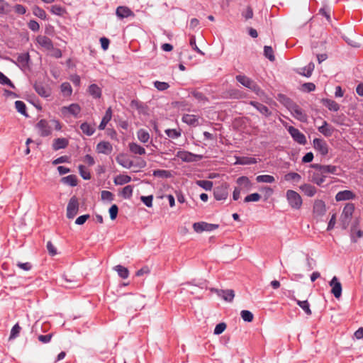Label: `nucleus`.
Here are the masks:
<instances>
[{
  "label": "nucleus",
  "mask_w": 363,
  "mask_h": 363,
  "mask_svg": "<svg viewBox=\"0 0 363 363\" xmlns=\"http://www.w3.org/2000/svg\"><path fill=\"white\" fill-rule=\"evenodd\" d=\"M129 150L135 155H143L146 153L145 149L136 143H130L129 144Z\"/></svg>",
  "instance_id": "32"
},
{
  "label": "nucleus",
  "mask_w": 363,
  "mask_h": 363,
  "mask_svg": "<svg viewBox=\"0 0 363 363\" xmlns=\"http://www.w3.org/2000/svg\"><path fill=\"white\" fill-rule=\"evenodd\" d=\"M50 11L56 16H62L65 13V9L60 5H52L50 7Z\"/></svg>",
  "instance_id": "43"
},
{
  "label": "nucleus",
  "mask_w": 363,
  "mask_h": 363,
  "mask_svg": "<svg viewBox=\"0 0 363 363\" xmlns=\"http://www.w3.org/2000/svg\"><path fill=\"white\" fill-rule=\"evenodd\" d=\"M62 114L69 113L74 117L77 118L79 113L81 112V107L78 104H72L68 106H62L61 108Z\"/></svg>",
  "instance_id": "13"
},
{
  "label": "nucleus",
  "mask_w": 363,
  "mask_h": 363,
  "mask_svg": "<svg viewBox=\"0 0 363 363\" xmlns=\"http://www.w3.org/2000/svg\"><path fill=\"white\" fill-rule=\"evenodd\" d=\"M182 121L187 125L194 127L199 125V117L193 114H184L182 116Z\"/></svg>",
  "instance_id": "26"
},
{
  "label": "nucleus",
  "mask_w": 363,
  "mask_h": 363,
  "mask_svg": "<svg viewBox=\"0 0 363 363\" xmlns=\"http://www.w3.org/2000/svg\"><path fill=\"white\" fill-rule=\"evenodd\" d=\"M36 42L39 45L48 50H50L53 48L52 40L45 35L37 36Z\"/></svg>",
  "instance_id": "19"
},
{
  "label": "nucleus",
  "mask_w": 363,
  "mask_h": 363,
  "mask_svg": "<svg viewBox=\"0 0 363 363\" xmlns=\"http://www.w3.org/2000/svg\"><path fill=\"white\" fill-rule=\"evenodd\" d=\"M15 107L18 112L26 117H28V114L26 111V104L22 101H16L15 102Z\"/></svg>",
  "instance_id": "42"
},
{
  "label": "nucleus",
  "mask_w": 363,
  "mask_h": 363,
  "mask_svg": "<svg viewBox=\"0 0 363 363\" xmlns=\"http://www.w3.org/2000/svg\"><path fill=\"white\" fill-rule=\"evenodd\" d=\"M131 181V177L125 174H119L114 178V183L116 185H123L129 183Z\"/></svg>",
  "instance_id": "37"
},
{
  "label": "nucleus",
  "mask_w": 363,
  "mask_h": 363,
  "mask_svg": "<svg viewBox=\"0 0 363 363\" xmlns=\"http://www.w3.org/2000/svg\"><path fill=\"white\" fill-rule=\"evenodd\" d=\"M354 211V205L353 203H348L345 206L340 218V223L342 229L345 230L348 227Z\"/></svg>",
  "instance_id": "2"
},
{
  "label": "nucleus",
  "mask_w": 363,
  "mask_h": 363,
  "mask_svg": "<svg viewBox=\"0 0 363 363\" xmlns=\"http://www.w3.org/2000/svg\"><path fill=\"white\" fill-rule=\"evenodd\" d=\"M35 91L42 97L47 98L50 95V90L40 82H36L34 84Z\"/></svg>",
  "instance_id": "24"
},
{
  "label": "nucleus",
  "mask_w": 363,
  "mask_h": 363,
  "mask_svg": "<svg viewBox=\"0 0 363 363\" xmlns=\"http://www.w3.org/2000/svg\"><path fill=\"white\" fill-rule=\"evenodd\" d=\"M277 99L287 109H289L290 106L294 104V102L290 98L282 94H278Z\"/></svg>",
  "instance_id": "36"
},
{
  "label": "nucleus",
  "mask_w": 363,
  "mask_h": 363,
  "mask_svg": "<svg viewBox=\"0 0 363 363\" xmlns=\"http://www.w3.org/2000/svg\"><path fill=\"white\" fill-rule=\"evenodd\" d=\"M0 84L3 85H8L11 88L15 89V86L12 82L1 72H0Z\"/></svg>",
  "instance_id": "56"
},
{
  "label": "nucleus",
  "mask_w": 363,
  "mask_h": 363,
  "mask_svg": "<svg viewBox=\"0 0 363 363\" xmlns=\"http://www.w3.org/2000/svg\"><path fill=\"white\" fill-rule=\"evenodd\" d=\"M79 202L76 196H72L67 206V217L69 219L74 218L78 213Z\"/></svg>",
  "instance_id": "7"
},
{
  "label": "nucleus",
  "mask_w": 363,
  "mask_h": 363,
  "mask_svg": "<svg viewBox=\"0 0 363 363\" xmlns=\"http://www.w3.org/2000/svg\"><path fill=\"white\" fill-rule=\"evenodd\" d=\"M62 279L65 281V286L67 288H74L77 286V281H74L73 279L68 278L67 275L66 274H63L62 276Z\"/></svg>",
  "instance_id": "55"
},
{
  "label": "nucleus",
  "mask_w": 363,
  "mask_h": 363,
  "mask_svg": "<svg viewBox=\"0 0 363 363\" xmlns=\"http://www.w3.org/2000/svg\"><path fill=\"white\" fill-rule=\"evenodd\" d=\"M69 142L68 140L64 138L55 139L52 143V149L58 150L67 147Z\"/></svg>",
  "instance_id": "30"
},
{
  "label": "nucleus",
  "mask_w": 363,
  "mask_h": 363,
  "mask_svg": "<svg viewBox=\"0 0 363 363\" xmlns=\"http://www.w3.org/2000/svg\"><path fill=\"white\" fill-rule=\"evenodd\" d=\"M249 104L255 107L262 115L269 117L272 115V111L265 105L255 101H250Z\"/></svg>",
  "instance_id": "16"
},
{
  "label": "nucleus",
  "mask_w": 363,
  "mask_h": 363,
  "mask_svg": "<svg viewBox=\"0 0 363 363\" xmlns=\"http://www.w3.org/2000/svg\"><path fill=\"white\" fill-rule=\"evenodd\" d=\"M264 55L271 62H274L275 60L274 50L271 46L265 45L264 47Z\"/></svg>",
  "instance_id": "48"
},
{
  "label": "nucleus",
  "mask_w": 363,
  "mask_h": 363,
  "mask_svg": "<svg viewBox=\"0 0 363 363\" xmlns=\"http://www.w3.org/2000/svg\"><path fill=\"white\" fill-rule=\"evenodd\" d=\"M330 286H331V293L336 298H339L342 295V284L338 280L337 277H333L329 282Z\"/></svg>",
  "instance_id": "11"
},
{
  "label": "nucleus",
  "mask_w": 363,
  "mask_h": 363,
  "mask_svg": "<svg viewBox=\"0 0 363 363\" xmlns=\"http://www.w3.org/2000/svg\"><path fill=\"white\" fill-rule=\"evenodd\" d=\"M257 163V160L254 157H238L235 162V164H252Z\"/></svg>",
  "instance_id": "50"
},
{
  "label": "nucleus",
  "mask_w": 363,
  "mask_h": 363,
  "mask_svg": "<svg viewBox=\"0 0 363 363\" xmlns=\"http://www.w3.org/2000/svg\"><path fill=\"white\" fill-rule=\"evenodd\" d=\"M237 184L239 185V188L245 189L246 191H250L252 187V184L247 177L242 176L237 179Z\"/></svg>",
  "instance_id": "23"
},
{
  "label": "nucleus",
  "mask_w": 363,
  "mask_h": 363,
  "mask_svg": "<svg viewBox=\"0 0 363 363\" xmlns=\"http://www.w3.org/2000/svg\"><path fill=\"white\" fill-rule=\"evenodd\" d=\"M101 199L103 201H112L113 200V194L106 190H104L101 191Z\"/></svg>",
  "instance_id": "63"
},
{
  "label": "nucleus",
  "mask_w": 363,
  "mask_h": 363,
  "mask_svg": "<svg viewBox=\"0 0 363 363\" xmlns=\"http://www.w3.org/2000/svg\"><path fill=\"white\" fill-rule=\"evenodd\" d=\"M154 86L157 90L161 91H165L169 87V85L168 83L164 82H160V81H155L154 82Z\"/></svg>",
  "instance_id": "62"
},
{
  "label": "nucleus",
  "mask_w": 363,
  "mask_h": 363,
  "mask_svg": "<svg viewBox=\"0 0 363 363\" xmlns=\"http://www.w3.org/2000/svg\"><path fill=\"white\" fill-rule=\"evenodd\" d=\"M166 135L172 138V139H177L179 138L182 135V130L180 128L178 129H166L164 130Z\"/></svg>",
  "instance_id": "45"
},
{
  "label": "nucleus",
  "mask_w": 363,
  "mask_h": 363,
  "mask_svg": "<svg viewBox=\"0 0 363 363\" xmlns=\"http://www.w3.org/2000/svg\"><path fill=\"white\" fill-rule=\"evenodd\" d=\"M260 199H261V196L259 194L253 193V194L247 195L244 199V202H245V203L252 202V201L256 202V201H258Z\"/></svg>",
  "instance_id": "59"
},
{
  "label": "nucleus",
  "mask_w": 363,
  "mask_h": 363,
  "mask_svg": "<svg viewBox=\"0 0 363 363\" xmlns=\"http://www.w3.org/2000/svg\"><path fill=\"white\" fill-rule=\"evenodd\" d=\"M177 157L185 162H197L203 158V155H201L194 154L185 150L178 151Z\"/></svg>",
  "instance_id": "5"
},
{
  "label": "nucleus",
  "mask_w": 363,
  "mask_h": 363,
  "mask_svg": "<svg viewBox=\"0 0 363 363\" xmlns=\"http://www.w3.org/2000/svg\"><path fill=\"white\" fill-rule=\"evenodd\" d=\"M138 139L143 143H146L150 140V134L145 129H140L137 132Z\"/></svg>",
  "instance_id": "38"
},
{
  "label": "nucleus",
  "mask_w": 363,
  "mask_h": 363,
  "mask_svg": "<svg viewBox=\"0 0 363 363\" xmlns=\"http://www.w3.org/2000/svg\"><path fill=\"white\" fill-rule=\"evenodd\" d=\"M355 198L356 195L350 190L340 191L335 195L337 201L353 200Z\"/></svg>",
  "instance_id": "18"
},
{
  "label": "nucleus",
  "mask_w": 363,
  "mask_h": 363,
  "mask_svg": "<svg viewBox=\"0 0 363 363\" xmlns=\"http://www.w3.org/2000/svg\"><path fill=\"white\" fill-rule=\"evenodd\" d=\"M323 104L331 111H337L340 109V105L334 100L323 99Z\"/></svg>",
  "instance_id": "33"
},
{
  "label": "nucleus",
  "mask_w": 363,
  "mask_h": 363,
  "mask_svg": "<svg viewBox=\"0 0 363 363\" xmlns=\"http://www.w3.org/2000/svg\"><path fill=\"white\" fill-rule=\"evenodd\" d=\"M114 270L117 272L118 276L122 279H127L129 276V271L128 268L122 265L115 266Z\"/></svg>",
  "instance_id": "39"
},
{
  "label": "nucleus",
  "mask_w": 363,
  "mask_h": 363,
  "mask_svg": "<svg viewBox=\"0 0 363 363\" xmlns=\"http://www.w3.org/2000/svg\"><path fill=\"white\" fill-rule=\"evenodd\" d=\"M219 225L208 223L206 222H197L193 224V228L196 233H202L203 231L211 232L218 228Z\"/></svg>",
  "instance_id": "8"
},
{
  "label": "nucleus",
  "mask_w": 363,
  "mask_h": 363,
  "mask_svg": "<svg viewBox=\"0 0 363 363\" xmlns=\"http://www.w3.org/2000/svg\"><path fill=\"white\" fill-rule=\"evenodd\" d=\"M313 211L317 216H323L326 211L325 202L322 200H315Z\"/></svg>",
  "instance_id": "25"
},
{
  "label": "nucleus",
  "mask_w": 363,
  "mask_h": 363,
  "mask_svg": "<svg viewBox=\"0 0 363 363\" xmlns=\"http://www.w3.org/2000/svg\"><path fill=\"white\" fill-rule=\"evenodd\" d=\"M113 150L112 145L109 142L101 141L96 145V152L104 155H109Z\"/></svg>",
  "instance_id": "21"
},
{
  "label": "nucleus",
  "mask_w": 363,
  "mask_h": 363,
  "mask_svg": "<svg viewBox=\"0 0 363 363\" xmlns=\"http://www.w3.org/2000/svg\"><path fill=\"white\" fill-rule=\"evenodd\" d=\"M311 181L318 186H321L325 182V179L324 176L319 174L318 170H315L312 175Z\"/></svg>",
  "instance_id": "40"
},
{
  "label": "nucleus",
  "mask_w": 363,
  "mask_h": 363,
  "mask_svg": "<svg viewBox=\"0 0 363 363\" xmlns=\"http://www.w3.org/2000/svg\"><path fill=\"white\" fill-rule=\"evenodd\" d=\"M89 94L94 99H99L101 96V89L96 84H91L88 87Z\"/></svg>",
  "instance_id": "27"
},
{
  "label": "nucleus",
  "mask_w": 363,
  "mask_h": 363,
  "mask_svg": "<svg viewBox=\"0 0 363 363\" xmlns=\"http://www.w3.org/2000/svg\"><path fill=\"white\" fill-rule=\"evenodd\" d=\"M79 172L81 177L84 179L89 180L91 179V174L89 171L84 165L81 164L79 166Z\"/></svg>",
  "instance_id": "57"
},
{
  "label": "nucleus",
  "mask_w": 363,
  "mask_h": 363,
  "mask_svg": "<svg viewBox=\"0 0 363 363\" xmlns=\"http://www.w3.org/2000/svg\"><path fill=\"white\" fill-rule=\"evenodd\" d=\"M30 60V55L28 52L21 53L18 55L16 59V62L12 60L13 63H15L18 67L21 68H25L28 65V62Z\"/></svg>",
  "instance_id": "22"
},
{
  "label": "nucleus",
  "mask_w": 363,
  "mask_h": 363,
  "mask_svg": "<svg viewBox=\"0 0 363 363\" xmlns=\"http://www.w3.org/2000/svg\"><path fill=\"white\" fill-rule=\"evenodd\" d=\"M315 65L313 62L308 63L306 66L302 68L303 72H301V74L310 77L312 74L313 71L314 70Z\"/></svg>",
  "instance_id": "49"
},
{
  "label": "nucleus",
  "mask_w": 363,
  "mask_h": 363,
  "mask_svg": "<svg viewBox=\"0 0 363 363\" xmlns=\"http://www.w3.org/2000/svg\"><path fill=\"white\" fill-rule=\"evenodd\" d=\"M35 127L41 137H48L52 133L51 126L49 125V122L45 119L40 120L36 123Z\"/></svg>",
  "instance_id": "9"
},
{
  "label": "nucleus",
  "mask_w": 363,
  "mask_h": 363,
  "mask_svg": "<svg viewBox=\"0 0 363 363\" xmlns=\"http://www.w3.org/2000/svg\"><path fill=\"white\" fill-rule=\"evenodd\" d=\"M111 117H112L111 109V108H108L106 110V113H105L104 116L103 117V118L99 125V129L104 130L107 123L111 121Z\"/></svg>",
  "instance_id": "34"
},
{
  "label": "nucleus",
  "mask_w": 363,
  "mask_h": 363,
  "mask_svg": "<svg viewBox=\"0 0 363 363\" xmlns=\"http://www.w3.org/2000/svg\"><path fill=\"white\" fill-rule=\"evenodd\" d=\"M291 115L297 120L301 122L305 123L308 120V116L304 111L296 103H294L290 108L288 109Z\"/></svg>",
  "instance_id": "6"
},
{
  "label": "nucleus",
  "mask_w": 363,
  "mask_h": 363,
  "mask_svg": "<svg viewBox=\"0 0 363 363\" xmlns=\"http://www.w3.org/2000/svg\"><path fill=\"white\" fill-rule=\"evenodd\" d=\"M213 291L225 301L231 302L235 297L234 291L232 289H213Z\"/></svg>",
  "instance_id": "17"
},
{
  "label": "nucleus",
  "mask_w": 363,
  "mask_h": 363,
  "mask_svg": "<svg viewBox=\"0 0 363 363\" xmlns=\"http://www.w3.org/2000/svg\"><path fill=\"white\" fill-rule=\"evenodd\" d=\"M301 179V175L296 172H289L284 175V179L287 182L294 181L296 182H298Z\"/></svg>",
  "instance_id": "54"
},
{
  "label": "nucleus",
  "mask_w": 363,
  "mask_h": 363,
  "mask_svg": "<svg viewBox=\"0 0 363 363\" xmlns=\"http://www.w3.org/2000/svg\"><path fill=\"white\" fill-rule=\"evenodd\" d=\"M286 198L290 207L293 209L298 210L301 208L303 201L298 193L294 190H287Z\"/></svg>",
  "instance_id": "3"
},
{
  "label": "nucleus",
  "mask_w": 363,
  "mask_h": 363,
  "mask_svg": "<svg viewBox=\"0 0 363 363\" xmlns=\"http://www.w3.org/2000/svg\"><path fill=\"white\" fill-rule=\"evenodd\" d=\"M256 181L258 183H269L272 184L275 182L273 176L269 174L259 175L256 177Z\"/></svg>",
  "instance_id": "41"
},
{
  "label": "nucleus",
  "mask_w": 363,
  "mask_h": 363,
  "mask_svg": "<svg viewBox=\"0 0 363 363\" xmlns=\"http://www.w3.org/2000/svg\"><path fill=\"white\" fill-rule=\"evenodd\" d=\"M61 182L70 186H76L77 185V178L75 175L70 174L62 177Z\"/></svg>",
  "instance_id": "35"
},
{
  "label": "nucleus",
  "mask_w": 363,
  "mask_h": 363,
  "mask_svg": "<svg viewBox=\"0 0 363 363\" xmlns=\"http://www.w3.org/2000/svg\"><path fill=\"white\" fill-rule=\"evenodd\" d=\"M133 186L132 185H127L122 189L121 196L125 199H130L133 195Z\"/></svg>",
  "instance_id": "52"
},
{
  "label": "nucleus",
  "mask_w": 363,
  "mask_h": 363,
  "mask_svg": "<svg viewBox=\"0 0 363 363\" xmlns=\"http://www.w3.org/2000/svg\"><path fill=\"white\" fill-rule=\"evenodd\" d=\"M80 129L82 132L87 136L92 135L96 131L95 125L89 124L86 122L82 123L80 125Z\"/></svg>",
  "instance_id": "28"
},
{
  "label": "nucleus",
  "mask_w": 363,
  "mask_h": 363,
  "mask_svg": "<svg viewBox=\"0 0 363 363\" xmlns=\"http://www.w3.org/2000/svg\"><path fill=\"white\" fill-rule=\"evenodd\" d=\"M318 131L325 137H330L333 133V128L330 127L326 121H324L323 125L318 128Z\"/></svg>",
  "instance_id": "31"
},
{
  "label": "nucleus",
  "mask_w": 363,
  "mask_h": 363,
  "mask_svg": "<svg viewBox=\"0 0 363 363\" xmlns=\"http://www.w3.org/2000/svg\"><path fill=\"white\" fill-rule=\"evenodd\" d=\"M33 13L35 16H37L43 20L46 19V17H47L46 12L43 9H41L40 7H39L38 6H35L33 7Z\"/></svg>",
  "instance_id": "53"
},
{
  "label": "nucleus",
  "mask_w": 363,
  "mask_h": 363,
  "mask_svg": "<svg viewBox=\"0 0 363 363\" xmlns=\"http://www.w3.org/2000/svg\"><path fill=\"white\" fill-rule=\"evenodd\" d=\"M236 80L245 87L250 89L259 97L265 96V92L260 88V86L252 79L245 75H237Z\"/></svg>",
  "instance_id": "1"
},
{
  "label": "nucleus",
  "mask_w": 363,
  "mask_h": 363,
  "mask_svg": "<svg viewBox=\"0 0 363 363\" xmlns=\"http://www.w3.org/2000/svg\"><path fill=\"white\" fill-rule=\"evenodd\" d=\"M363 236V232L361 230H357L354 231V227L352 228L351 230V240L352 242H356L357 241V238H360Z\"/></svg>",
  "instance_id": "61"
},
{
  "label": "nucleus",
  "mask_w": 363,
  "mask_h": 363,
  "mask_svg": "<svg viewBox=\"0 0 363 363\" xmlns=\"http://www.w3.org/2000/svg\"><path fill=\"white\" fill-rule=\"evenodd\" d=\"M152 175L160 178H169L172 174L168 170L156 169L153 171Z\"/></svg>",
  "instance_id": "51"
},
{
  "label": "nucleus",
  "mask_w": 363,
  "mask_h": 363,
  "mask_svg": "<svg viewBox=\"0 0 363 363\" xmlns=\"http://www.w3.org/2000/svg\"><path fill=\"white\" fill-rule=\"evenodd\" d=\"M230 96L233 99H240L245 98V94L242 91H240V90L233 89L230 92Z\"/></svg>",
  "instance_id": "64"
},
{
  "label": "nucleus",
  "mask_w": 363,
  "mask_h": 363,
  "mask_svg": "<svg viewBox=\"0 0 363 363\" xmlns=\"http://www.w3.org/2000/svg\"><path fill=\"white\" fill-rule=\"evenodd\" d=\"M300 189L305 195L309 197L313 196L317 192L316 188L309 184H304L300 186Z\"/></svg>",
  "instance_id": "29"
},
{
  "label": "nucleus",
  "mask_w": 363,
  "mask_h": 363,
  "mask_svg": "<svg viewBox=\"0 0 363 363\" xmlns=\"http://www.w3.org/2000/svg\"><path fill=\"white\" fill-rule=\"evenodd\" d=\"M287 130L294 141L301 145H305L306 143V136L298 129L293 126H289Z\"/></svg>",
  "instance_id": "10"
},
{
  "label": "nucleus",
  "mask_w": 363,
  "mask_h": 363,
  "mask_svg": "<svg viewBox=\"0 0 363 363\" xmlns=\"http://www.w3.org/2000/svg\"><path fill=\"white\" fill-rule=\"evenodd\" d=\"M213 196L216 200H225L228 196V186L226 184L217 186L213 190Z\"/></svg>",
  "instance_id": "12"
},
{
  "label": "nucleus",
  "mask_w": 363,
  "mask_h": 363,
  "mask_svg": "<svg viewBox=\"0 0 363 363\" xmlns=\"http://www.w3.org/2000/svg\"><path fill=\"white\" fill-rule=\"evenodd\" d=\"M21 329L18 323L15 324L11 328L9 339L16 338L19 335Z\"/></svg>",
  "instance_id": "60"
},
{
  "label": "nucleus",
  "mask_w": 363,
  "mask_h": 363,
  "mask_svg": "<svg viewBox=\"0 0 363 363\" xmlns=\"http://www.w3.org/2000/svg\"><path fill=\"white\" fill-rule=\"evenodd\" d=\"M116 15L120 19L134 16V13L127 6H120L116 10Z\"/></svg>",
  "instance_id": "15"
},
{
  "label": "nucleus",
  "mask_w": 363,
  "mask_h": 363,
  "mask_svg": "<svg viewBox=\"0 0 363 363\" xmlns=\"http://www.w3.org/2000/svg\"><path fill=\"white\" fill-rule=\"evenodd\" d=\"M294 300L296 301L297 305L299 306L307 315H311L312 312L310 308V304L308 302V301H300L296 298Z\"/></svg>",
  "instance_id": "44"
},
{
  "label": "nucleus",
  "mask_w": 363,
  "mask_h": 363,
  "mask_svg": "<svg viewBox=\"0 0 363 363\" xmlns=\"http://www.w3.org/2000/svg\"><path fill=\"white\" fill-rule=\"evenodd\" d=\"M60 90L65 96H69L72 94V88L69 82H63L60 86Z\"/></svg>",
  "instance_id": "46"
},
{
  "label": "nucleus",
  "mask_w": 363,
  "mask_h": 363,
  "mask_svg": "<svg viewBox=\"0 0 363 363\" xmlns=\"http://www.w3.org/2000/svg\"><path fill=\"white\" fill-rule=\"evenodd\" d=\"M313 143L314 148L322 155L325 156L328 153V147L325 140L320 138H315Z\"/></svg>",
  "instance_id": "14"
},
{
  "label": "nucleus",
  "mask_w": 363,
  "mask_h": 363,
  "mask_svg": "<svg viewBox=\"0 0 363 363\" xmlns=\"http://www.w3.org/2000/svg\"><path fill=\"white\" fill-rule=\"evenodd\" d=\"M241 318L245 322H252L253 320V314L247 310H242L240 313Z\"/></svg>",
  "instance_id": "58"
},
{
  "label": "nucleus",
  "mask_w": 363,
  "mask_h": 363,
  "mask_svg": "<svg viewBox=\"0 0 363 363\" xmlns=\"http://www.w3.org/2000/svg\"><path fill=\"white\" fill-rule=\"evenodd\" d=\"M196 184L206 191H210L213 188V182L209 180H197Z\"/></svg>",
  "instance_id": "47"
},
{
  "label": "nucleus",
  "mask_w": 363,
  "mask_h": 363,
  "mask_svg": "<svg viewBox=\"0 0 363 363\" xmlns=\"http://www.w3.org/2000/svg\"><path fill=\"white\" fill-rule=\"evenodd\" d=\"M311 167L318 170L320 174L324 176L325 179L327 178L328 174L339 175V167L335 165H323L320 164H313Z\"/></svg>",
  "instance_id": "4"
},
{
  "label": "nucleus",
  "mask_w": 363,
  "mask_h": 363,
  "mask_svg": "<svg viewBox=\"0 0 363 363\" xmlns=\"http://www.w3.org/2000/svg\"><path fill=\"white\" fill-rule=\"evenodd\" d=\"M116 160L120 165L126 169H130L133 165V161L124 154H119L116 157Z\"/></svg>",
  "instance_id": "20"
}]
</instances>
